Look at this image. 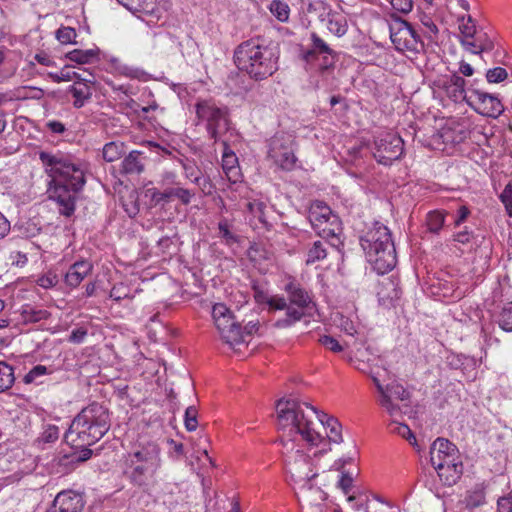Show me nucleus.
Instances as JSON below:
<instances>
[{
  "mask_svg": "<svg viewBox=\"0 0 512 512\" xmlns=\"http://www.w3.org/2000/svg\"><path fill=\"white\" fill-rule=\"evenodd\" d=\"M278 441L287 471L303 488L311 489V480L317 476L311 469L309 457L303 447H319L324 443L320 432L323 426L318 420V411L307 402L292 398H281L275 405Z\"/></svg>",
  "mask_w": 512,
  "mask_h": 512,
  "instance_id": "1",
  "label": "nucleus"
},
{
  "mask_svg": "<svg viewBox=\"0 0 512 512\" xmlns=\"http://www.w3.org/2000/svg\"><path fill=\"white\" fill-rule=\"evenodd\" d=\"M39 159L51 177L50 197L57 202L60 214L70 217L75 211L76 194L86 182L81 163L62 153L52 154L45 151L39 153Z\"/></svg>",
  "mask_w": 512,
  "mask_h": 512,
  "instance_id": "2",
  "label": "nucleus"
},
{
  "mask_svg": "<svg viewBox=\"0 0 512 512\" xmlns=\"http://www.w3.org/2000/svg\"><path fill=\"white\" fill-rule=\"evenodd\" d=\"M110 425L108 408L93 402L75 416L64 439L73 447H89L109 431Z\"/></svg>",
  "mask_w": 512,
  "mask_h": 512,
  "instance_id": "3",
  "label": "nucleus"
},
{
  "mask_svg": "<svg viewBox=\"0 0 512 512\" xmlns=\"http://www.w3.org/2000/svg\"><path fill=\"white\" fill-rule=\"evenodd\" d=\"M124 458V474L137 487L147 486L162 465L159 444L146 437H139Z\"/></svg>",
  "mask_w": 512,
  "mask_h": 512,
  "instance_id": "4",
  "label": "nucleus"
},
{
  "mask_svg": "<svg viewBox=\"0 0 512 512\" xmlns=\"http://www.w3.org/2000/svg\"><path fill=\"white\" fill-rule=\"evenodd\" d=\"M278 58L274 47L260 44L257 39L242 42L234 52L236 66L255 81L272 76L278 70Z\"/></svg>",
  "mask_w": 512,
  "mask_h": 512,
  "instance_id": "5",
  "label": "nucleus"
},
{
  "mask_svg": "<svg viewBox=\"0 0 512 512\" xmlns=\"http://www.w3.org/2000/svg\"><path fill=\"white\" fill-rule=\"evenodd\" d=\"M287 298L279 295L267 298L269 310H286L285 315L275 321L274 327L279 329L289 328L307 315L315 303L312 296L299 283L290 280L284 287Z\"/></svg>",
  "mask_w": 512,
  "mask_h": 512,
  "instance_id": "6",
  "label": "nucleus"
},
{
  "mask_svg": "<svg viewBox=\"0 0 512 512\" xmlns=\"http://www.w3.org/2000/svg\"><path fill=\"white\" fill-rule=\"evenodd\" d=\"M368 262L378 274L391 271L397 263L396 250L390 230L376 222L360 239Z\"/></svg>",
  "mask_w": 512,
  "mask_h": 512,
  "instance_id": "7",
  "label": "nucleus"
},
{
  "mask_svg": "<svg viewBox=\"0 0 512 512\" xmlns=\"http://www.w3.org/2000/svg\"><path fill=\"white\" fill-rule=\"evenodd\" d=\"M430 462L446 485H453L463 473L457 447L445 438H437L430 447Z\"/></svg>",
  "mask_w": 512,
  "mask_h": 512,
  "instance_id": "8",
  "label": "nucleus"
},
{
  "mask_svg": "<svg viewBox=\"0 0 512 512\" xmlns=\"http://www.w3.org/2000/svg\"><path fill=\"white\" fill-rule=\"evenodd\" d=\"M199 121L206 123L209 137L217 142L222 133L229 129V111L226 107H218L210 100L198 101L195 105Z\"/></svg>",
  "mask_w": 512,
  "mask_h": 512,
  "instance_id": "9",
  "label": "nucleus"
},
{
  "mask_svg": "<svg viewBox=\"0 0 512 512\" xmlns=\"http://www.w3.org/2000/svg\"><path fill=\"white\" fill-rule=\"evenodd\" d=\"M371 379L379 393L378 403L392 417H401L404 413L403 407L407 404L399 405L397 402H405L410 398V393L398 383L383 385L376 375H371Z\"/></svg>",
  "mask_w": 512,
  "mask_h": 512,
  "instance_id": "10",
  "label": "nucleus"
},
{
  "mask_svg": "<svg viewBox=\"0 0 512 512\" xmlns=\"http://www.w3.org/2000/svg\"><path fill=\"white\" fill-rule=\"evenodd\" d=\"M212 317L222 340L231 347L244 342L242 328L234 315L222 303H217L212 308Z\"/></svg>",
  "mask_w": 512,
  "mask_h": 512,
  "instance_id": "11",
  "label": "nucleus"
},
{
  "mask_svg": "<svg viewBox=\"0 0 512 512\" xmlns=\"http://www.w3.org/2000/svg\"><path fill=\"white\" fill-rule=\"evenodd\" d=\"M268 157L277 167L286 171L293 170L297 157L292 136L285 133L275 134L269 141Z\"/></svg>",
  "mask_w": 512,
  "mask_h": 512,
  "instance_id": "12",
  "label": "nucleus"
},
{
  "mask_svg": "<svg viewBox=\"0 0 512 512\" xmlns=\"http://www.w3.org/2000/svg\"><path fill=\"white\" fill-rule=\"evenodd\" d=\"M389 30L391 41L398 51L417 53L423 49L419 35L406 20L395 17Z\"/></svg>",
  "mask_w": 512,
  "mask_h": 512,
  "instance_id": "13",
  "label": "nucleus"
},
{
  "mask_svg": "<svg viewBox=\"0 0 512 512\" xmlns=\"http://www.w3.org/2000/svg\"><path fill=\"white\" fill-rule=\"evenodd\" d=\"M404 141L399 135L386 133L375 140L374 158L378 163L390 165L399 159L404 151Z\"/></svg>",
  "mask_w": 512,
  "mask_h": 512,
  "instance_id": "14",
  "label": "nucleus"
},
{
  "mask_svg": "<svg viewBox=\"0 0 512 512\" xmlns=\"http://www.w3.org/2000/svg\"><path fill=\"white\" fill-rule=\"evenodd\" d=\"M468 92L467 104L478 114L485 117L498 118L503 113L504 106L497 96L473 88H469Z\"/></svg>",
  "mask_w": 512,
  "mask_h": 512,
  "instance_id": "15",
  "label": "nucleus"
},
{
  "mask_svg": "<svg viewBox=\"0 0 512 512\" xmlns=\"http://www.w3.org/2000/svg\"><path fill=\"white\" fill-rule=\"evenodd\" d=\"M117 2L125 7L133 14H139L138 17L148 22L156 23L168 9L166 0H117Z\"/></svg>",
  "mask_w": 512,
  "mask_h": 512,
  "instance_id": "16",
  "label": "nucleus"
},
{
  "mask_svg": "<svg viewBox=\"0 0 512 512\" xmlns=\"http://www.w3.org/2000/svg\"><path fill=\"white\" fill-rule=\"evenodd\" d=\"M308 219L313 229L325 223L330 224L332 227L330 232L339 229V217L322 201H315L310 205Z\"/></svg>",
  "mask_w": 512,
  "mask_h": 512,
  "instance_id": "17",
  "label": "nucleus"
},
{
  "mask_svg": "<svg viewBox=\"0 0 512 512\" xmlns=\"http://www.w3.org/2000/svg\"><path fill=\"white\" fill-rule=\"evenodd\" d=\"M85 502L83 497L75 492H60L54 499L48 512H82Z\"/></svg>",
  "mask_w": 512,
  "mask_h": 512,
  "instance_id": "18",
  "label": "nucleus"
},
{
  "mask_svg": "<svg viewBox=\"0 0 512 512\" xmlns=\"http://www.w3.org/2000/svg\"><path fill=\"white\" fill-rule=\"evenodd\" d=\"M95 83V76L91 73H86L85 77L79 78L68 91L73 95L75 108H81L85 102L88 101L93 93L92 85Z\"/></svg>",
  "mask_w": 512,
  "mask_h": 512,
  "instance_id": "19",
  "label": "nucleus"
},
{
  "mask_svg": "<svg viewBox=\"0 0 512 512\" xmlns=\"http://www.w3.org/2000/svg\"><path fill=\"white\" fill-rule=\"evenodd\" d=\"M93 270V264L88 260H80L73 263L65 274V283L71 288H76Z\"/></svg>",
  "mask_w": 512,
  "mask_h": 512,
  "instance_id": "20",
  "label": "nucleus"
},
{
  "mask_svg": "<svg viewBox=\"0 0 512 512\" xmlns=\"http://www.w3.org/2000/svg\"><path fill=\"white\" fill-rule=\"evenodd\" d=\"M321 425L323 424L320 429L326 430V436L327 440L324 438L325 442L321 443L320 445L325 446L327 443H336L339 444L343 441L342 438V426L339 423V421L331 416H328L326 414H319L318 413V420Z\"/></svg>",
  "mask_w": 512,
  "mask_h": 512,
  "instance_id": "21",
  "label": "nucleus"
},
{
  "mask_svg": "<svg viewBox=\"0 0 512 512\" xmlns=\"http://www.w3.org/2000/svg\"><path fill=\"white\" fill-rule=\"evenodd\" d=\"M466 81L463 77L453 74L449 78V80L445 83V89L447 91L448 96L455 102L457 101H465L467 103V98H469V93L467 94L465 90Z\"/></svg>",
  "mask_w": 512,
  "mask_h": 512,
  "instance_id": "22",
  "label": "nucleus"
},
{
  "mask_svg": "<svg viewBox=\"0 0 512 512\" xmlns=\"http://www.w3.org/2000/svg\"><path fill=\"white\" fill-rule=\"evenodd\" d=\"M143 153L137 150L131 151L121 163V172L127 175L141 174L144 171Z\"/></svg>",
  "mask_w": 512,
  "mask_h": 512,
  "instance_id": "23",
  "label": "nucleus"
},
{
  "mask_svg": "<svg viewBox=\"0 0 512 512\" xmlns=\"http://www.w3.org/2000/svg\"><path fill=\"white\" fill-rule=\"evenodd\" d=\"M371 356L372 353L369 348H365L357 349L353 356H347L346 359L355 369L371 377V375H374L370 368Z\"/></svg>",
  "mask_w": 512,
  "mask_h": 512,
  "instance_id": "24",
  "label": "nucleus"
},
{
  "mask_svg": "<svg viewBox=\"0 0 512 512\" xmlns=\"http://www.w3.org/2000/svg\"><path fill=\"white\" fill-rule=\"evenodd\" d=\"M358 452L356 450V448H354V451L353 453L348 457V458H342V459H339L337 462L334 463L333 467L336 469V470H339L342 472V475H341V478L340 480L338 481V487L343 491L344 494H348L352 488V484H353V478L352 476L348 473V472H345L343 471V468L344 466L347 464V463H350L352 461L355 460L356 456H357Z\"/></svg>",
  "mask_w": 512,
  "mask_h": 512,
  "instance_id": "25",
  "label": "nucleus"
},
{
  "mask_svg": "<svg viewBox=\"0 0 512 512\" xmlns=\"http://www.w3.org/2000/svg\"><path fill=\"white\" fill-rule=\"evenodd\" d=\"M225 150L222 155V168L227 178L232 182H237L239 169L237 167L238 159L233 151L227 150V144L224 142Z\"/></svg>",
  "mask_w": 512,
  "mask_h": 512,
  "instance_id": "26",
  "label": "nucleus"
},
{
  "mask_svg": "<svg viewBox=\"0 0 512 512\" xmlns=\"http://www.w3.org/2000/svg\"><path fill=\"white\" fill-rule=\"evenodd\" d=\"M331 228L332 227L330 226V224L325 223V224H322V226H320V227H315L314 230L321 238L325 239L329 243L330 246L336 248L337 250H340V248L343 245V242L341 240V234H342L341 221L339 220V229L338 230L335 229L334 232L333 231L330 232Z\"/></svg>",
  "mask_w": 512,
  "mask_h": 512,
  "instance_id": "27",
  "label": "nucleus"
},
{
  "mask_svg": "<svg viewBox=\"0 0 512 512\" xmlns=\"http://www.w3.org/2000/svg\"><path fill=\"white\" fill-rule=\"evenodd\" d=\"M165 196L167 203L172 199H178L182 204L188 205L191 202L194 193L189 189L180 187V186H172L164 188Z\"/></svg>",
  "mask_w": 512,
  "mask_h": 512,
  "instance_id": "28",
  "label": "nucleus"
},
{
  "mask_svg": "<svg viewBox=\"0 0 512 512\" xmlns=\"http://www.w3.org/2000/svg\"><path fill=\"white\" fill-rule=\"evenodd\" d=\"M124 148V143L120 141L106 143L102 150L103 159L107 162L118 160L125 153Z\"/></svg>",
  "mask_w": 512,
  "mask_h": 512,
  "instance_id": "29",
  "label": "nucleus"
},
{
  "mask_svg": "<svg viewBox=\"0 0 512 512\" xmlns=\"http://www.w3.org/2000/svg\"><path fill=\"white\" fill-rule=\"evenodd\" d=\"M311 46L313 51L318 55H324V61L326 62L325 68L328 67L327 56H331L334 59L337 53L315 32L311 33Z\"/></svg>",
  "mask_w": 512,
  "mask_h": 512,
  "instance_id": "30",
  "label": "nucleus"
},
{
  "mask_svg": "<svg viewBox=\"0 0 512 512\" xmlns=\"http://www.w3.org/2000/svg\"><path fill=\"white\" fill-rule=\"evenodd\" d=\"M66 57L79 64L91 63L98 58V51L94 49L80 50L75 49L66 54Z\"/></svg>",
  "mask_w": 512,
  "mask_h": 512,
  "instance_id": "31",
  "label": "nucleus"
},
{
  "mask_svg": "<svg viewBox=\"0 0 512 512\" xmlns=\"http://www.w3.org/2000/svg\"><path fill=\"white\" fill-rule=\"evenodd\" d=\"M327 256V249L325 247V242L322 240H317L313 242L312 246L309 248L307 252L306 264L310 265L315 262L324 260Z\"/></svg>",
  "mask_w": 512,
  "mask_h": 512,
  "instance_id": "32",
  "label": "nucleus"
},
{
  "mask_svg": "<svg viewBox=\"0 0 512 512\" xmlns=\"http://www.w3.org/2000/svg\"><path fill=\"white\" fill-rule=\"evenodd\" d=\"M86 73H87L86 71H84L83 73H78V72L74 71L71 67L65 66L60 71V73H52V72L48 73V77L56 83H59L62 81H71V80H74L76 82V81H79V78L85 77Z\"/></svg>",
  "mask_w": 512,
  "mask_h": 512,
  "instance_id": "33",
  "label": "nucleus"
},
{
  "mask_svg": "<svg viewBox=\"0 0 512 512\" xmlns=\"http://www.w3.org/2000/svg\"><path fill=\"white\" fill-rule=\"evenodd\" d=\"M327 29L337 37H341L347 32V23L343 17L328 13Z\"/></svg>",
  "mask_w": 512,
  "mask_h": 512,
  "instance_id": "34",
  "label": "nucleus"
},
{
  "mask_svg": "<svg viewBox=\"0 0 512 512\" xmlns=\"http://www.w3.org/2000/svg\"><path fill=\"white\" fill-rule=\"evenodd\" d=\"M398 418H393L389 424V430L391 433L398 434L399 436L407 439L412 445L416 444V438L411 429L403 423L398 422Z\"/></svg>",
  "mask_w": 512,
  "mask_h": 512,
  "instance_id": "35",
  "label": "nucleus"
},
{
  "mask_svg": "<svg viewBox=\"0 0 512 512\" xmlns=\"http://www.w3.org/2000/svg\"><path fill=\"white\" fill-rule=\"evenodd\" d=\"M15 381L14 371L12 366L0 361V392L9 389Z\"/></svg>",
  "mask_w": 512,
  "mask_h": 512,
  "instance_id": "36",
  "label": "nucleus"
},
{
  "mask_svg": "<svg viewBox=\"0 0 512 512\" xmlns=\"http://www.w3.org/2000/svg\"><path fill=\"white\" fill-rule=\"evenodd\" d=\"M270 11L281 22H285L289 18V6L280 0L271 2Z\"/></svg>",
  "mask_w": 512,
  "mask_h": 512,
  "instance_id": "37",
  "label": "nucleus"
},
{
  "mask_svg": "<svg viewBox=\"0 0 512 512\" xmlns=\"http://www.w3.org/2000/svg\"><path fill=\"white\" fill-rule=\"evenodd\" d=\"M444 224V215L438 211H432L427 214L426 225L432 233H438Z\"/></svg>",
  "mask_w": 512,
  "mask_h": 512,
  "instance_id": "38",
  "label": "nucleus"
},
{
  "mask_svg": "<svg viewBox=\"0 0 512 512\" xmlns=\"http://www.w3.org/2000/svg\"><path fill=\"white\" fill-rule=\"evenodd\" d=\"M459 29L462 34V38H474L476 36V26L470 15L459 17Z\"/></svg>",
  "mask_w": 512,
  "mask_h": 512,
  "instance_id": "39",
  "label": "nucleus"
},
{
  "mask_svg": "<svg viewBox=\"0 0 512 512\" xmlns=\"http://www.w3.org/2000/svg\"><path fill=\"white\" fill-rule=\"evenodd\" d=\"M462 46L473 54H481L484 51H490L489 44H478L476 36L474 38H461Z\"/></svg>",
  "mask_w": 512,
  "mask_h": 512,
  "instance_id": "40",
  "label": "nucleus"
},
{
  "mask_svg": "<svg viewBox=\"0 0 512 512\" xmlns=\"http://www.w3.org/2000/svg\"><path fill=\"white\" fill-rule=\"evenodd\" d=\"M181 165L186 178L191 179L192 182L197 185H201L200 171L198 170L197 166L189 160L181 161Z\"/></svg>",
  "mask_w": 512,
  "mask_h": 512,
  "instance_id": "41",
  "label": "nucleus"
},
{
  "mask_svg": "<svg viewBox=\"0 0 512 512\" xmlns=\"http://www.w3.org/2000/svg\"><path fill=\"white\" fill-rule=\"evenodd\" d=\"M145 197L150 199L153 206L167 203L165 191H160L155 187H147L145 189Z\"/></svg>",
  "mask_w": 512,
  "mask_h": 512,
  "instance_id": "42",
  "label": "nucleus"
},
{
  "mask_svg": "<svg viewBox=\"0 0 512 512\" xmlns=\"http://www.w3.org/2000/svg\"><path fill=\"white\" fill-rule=\"evenodd\" d=\"M498 323L503 330L512 332V303L502 309L499 314Z\"/></svg>",
  "mask_w": 512,
  "mask_h": 512,
  "instance_id": "43",
  "label": "nucleus"
},
{
  "mask_svg": "<svg viewBox=\"0 0 512 512\" xmlns=\"http://www.w3.org/2000/svg\"><path fill=\"white\" fill-rule=\"evenodd\" d=\"M184 424L188 431H195L198 425L197 409L195 406H189L185 410Z\"/></svg>",
  "mask_w": 512,
  "mask_h": 512,
  "instance_id": "44",
  "label": "nucleus"
},
{
  "mask_svg": "<svg viewBox=\"0 0 512 512\" xmlns=\"http://www.w3.org/2000/svg\"><path fill=\"white\" fill-rule=\"evenodd\" d=\"M499 197L505 207L507 215L512 217V181L505 186Z\"/></svg>",
  "mask_w": 512,
  "mask_h": 512,
  "instance_id": "45",
  "label": "nucleus"
},
{
  "mask_svg": "<svg viewBox=\"0 0 512 512\" xmlns=\"http://www.w3.org/2000/svg\"><path fill=\"white\" fill-rule=\"evenodd\" d=\"M25 319L30 322H39L50 317V313L44 309L30 308L24 311Z\"/></svg>",
  "mask_w": 512,
  "mask_h": 512,
  "instance_id": "46",
  "label": "nucleus"
},
{
  "mask_svg": "<svg viewBox=\"0 0 512 512\" xmlns=\"http://www.w3.org/2000/svg\"><path fill=\"white\" fill-rule=\"evenodd\" d=\"M508 77L507 71L502 67L489 69L486 73V79L489 83H500Z\"/></svg>",
  "mask_w": 512,
  "mask_h": 512,
  "instance_id": "47",
  "label": "nucleus"
},
{
  "mask_svg": "<svg viewBox=\"0 0 512 512\" xmlns=\"http://www.w3.org/2000/svg\"><path fill=\"white\" fill-rule=\"evenodd\" d=\"M319 343L334 353H339L344 350V347L339 343V341L329 335L321 336L319 338Z\"/></svg>",
  "mask_w": 512,
  "mask_h": 512,
  "instance_id": "48",
  "label": "nucleus"
},
{
  "mask_svg": "<svg viewBox=\"0 0 512 512\" xmlns=\"http://www.w3.org/2000/svg\"><path fill=\"white\" fill-rule=\"evenodd\" d=\"M485 503V494L482 490L472 491L466 497V506L469 508H476Z\"/></svg>",
  "mask_w": 512,
  "mask_h": 512,
  "instance_id": "49",
  "label": "nucleus"
},
{
  "mask_svg": "<svg viewBox=\"0 0 512 512\" xmlns=\"http://www.w3.org/2000/svg\"><path fill=\"white\" fill-rule=\"evenodd\" d=\"M59 438V428L56 425H47L40 437L44 443H53Z\"/></svg>",
  "mask_w": 512,
  "mask_h": 512,
  "instance_id": "50",
  "label": "nucleus"
},
{
  "mask_svg": "<svg viewBox=\"0 0 512 512\" xmlns=\"http://www.w3.org/2000/svg\"><path fill=\"white\" fill-rule=\"evenodd\" d=\"M48 373V369L44 365H36L34 366L25 376L23 381L26 384H30L34 382L38 377L46 375Z\"/></svg>",
  "mask_w": 512,
  "mask_h": 512,
  "instance_id": "51",
  "label": "nucleus"
},
{
  "mask_svg": "<svg viewBox=\"0 0 512 512\" xmlns=\"http://www.w3.org/2000/svg\"><path fill=\"white\" fill-rule=\"evenodd\" d=\"M56 37L63 44L71 43L76 37V31L71 27H62L57 30Z\"/></svg>",
  "mask_w": 512,
  "mask_h": 512,
  "instance_id": "52",
  "label": "nucleus"
},
{
  "mask_svg": "<svg viewBox=\"0 0 512 512\" xmlns=\"http://www.w3.org/2000/svg\"><path fill=\"white\" fill-rule=\"evenodd\" d=\"M392 7L403 14H408L413 9V0H391Z\"/></svg>",
  "mask_w": 512,
  "mask_h": 512,
  "instance_id": "53",
  "label": "nucleus"
},
{
  "mask_svg": "<svg viewBox=\"0 0 512 512\" xmlns=\"http://www.w3.org/2000/svg\"><path fill=\"white\" fill-rule=\"evenodd\" d=\"M218 229L220 232V235L227 243H233L236 241V237L233 233L229 230V225L227 220H222L218 224Z\"/></svg>",
  "mask_w": 512,
  "mask_h": 512,
  "instance_id": "54",
  "label": "nucleus"
},
{
  "mask_svg": "<svg viewBox=\"0 0 512 512\" xmlns=\"http://www.w3.org/2000/svg\"><path fill=\"white\" fill-rule=\"evenodd\" d=\"M37 284L45 289L54 287L57 284V276L52 273L43 275L37 279Z\"/></svg>",
  "mask_w": 512,
  "mask_h": 512,
  "instance_id": "55",
  "label": "nucleus"
},
{
  "mask_svg": "<svg viewBox=\"0 0 512 512\" xmlns=\"http://www.w3.org/2000/svg\"><path fill=\"white\" fill-rule=\"evenodd\" d=\"M161 185L164 188L172 187V186H177L178 182H177V175H176V173H174L172 171L164 172L162 174V176H161Z\"/></svg>",
  "mask_w": 512,
  "mask_h": 512,
  "instance_id": "56",
  "label": "nucleus"
},
{
  "mask_svg": "<svg viewBox=\"0 0 512 512\" xmlns=\"http://www.w3.org/2000/svg\"><path fill=\"white\" fill-rule=\"evenodd\" d=\"M86 336H87V330L83 327H80V328L74 329L71 332V334L69 336V341L72 343L79 344V343L83 342V340L85 339Z\"/></svg>",
  "mask_w": 512,
  "mask_h": 512,
  "instance_id": "57",
  "label": "nucleus"
},
{
  "mask_svg": "<svg viewBox=\"0 0 512 512\" xmlns=\"http://www.w3.org/2000/svg\"><path fill=\"white\" fill-rule=\"evenodd\" d=\"M339 326L349 336H354L357 333L354 323L348 318H342Z\"/></svg>",
  "mask_w": 512,
  "mask_h": 512,
  "instance_id": "58",
  "label": "nucleus"
},
{
  "mask_svg": "<svg viewBox=\"0 0 512 512\" xmlns=\"http://www.w3.org/2000/svg\"><path fill=\"white\" fill-rule=\"evenodd\" d=\"M497 505L498 512H512V496L501 497Z\"/></svg>",
  "mask_w": 512,
  "mask_h": 512,
  "instance_id": "59",
  "label": "nucleus"
},
{
  "mask_svg": "<svg viewBox=\"0 0 512 512\" xmlns=\"http://www.w3.org/2000/svg\"><path fill=\"white\" fill-rule=\"evenodd\" d=\"M46 126L51 132L56 134H62L66 130L65 125L60 121H49Z\"/></svg>",
  "mask_w": 512,
  "mask_h": 512,
  "instance_id": "60",
  "label": "nucleus"
},
{
  "mask_svg": "<svg viewBox=\"0 0 512 512\" xmlns=\"http://www.w3.org/2000/svg\"><path fill=\"white\" fill-rule=\"evenodd\" d=\"M10 231V222L0 213V239H3Z\"/></svg>",
  "mask_w": 512,
  "mask_h": 512,
  "instance_id": "61",
  "label": "nucleus"
},
{
  "mask_svg": "<svg viewBox=\"0 0 512 512\" xmlns=\"http://www.w3.org/2000/svg\"><path fill=\"white\" fill-rule=\"evenodd\" d=\"M34 59L41 65L44 66H53L54 61L46 54V53H37L34 56Z\"/></svg>",
  "mask_w": 512,
  "mask_h": 512,
  "instance_id": "62",
  "label": "nucleus"
},
{
  "mask_svg": "<svg viewBox=\"0 0 512 512\" xmlns=\"http://www.w3.org/2000/svg\"><path fill=\"white\" fill-rule=\"evenodd\" d=\"M471 233L467 230L460 231L454 236V240L461 243V244H467L471 239Z\"/></svg>",
  "mask_w": 512,
  "mask_h": 512,
  "instance_id": "63",
  "label": "nucleus"
},
{
  "mask_svg": "<svg viewBox=\"0 0 512 512\" xmlns=\"http://www.w3.org/2000/svg\"><path fill=\"white\" fill-rule=\"evenodd\" d=\"M469 213L470 212L466 206H461L458 209V217L455 220V225H460L462 222H464L468 217Z\"/></svg>",
  "mask_w": 512,
  "mask_h": 512,
  "instance_id": "64",
  "label": "nucleus"
}]
</instances>
